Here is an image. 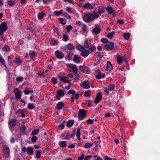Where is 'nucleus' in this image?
Listing matches in <instances>:
<instances>
[{
  "instance_id": "nucleus-39",
  "label": "nucleus",
  "mask_w": 160,
  "mask_h": 160,
  "mask_svg": "<svg viewBox=\"0 0 160 160\" xmlns=\"http://www.w3.org/2000/svg\"><path fill=\"white\" fill-rule=\"evenodd\" d=\"M96 47L95 46H91L89 48H88V51H90V53H91L92 52L94 51V50H96Z\"/></svg>"
},
{
  "instance_id": "nucleus-50",
  "label": "nucleus",
  "mask_w": 160,
  "mask_h": 160,
  "mask_svg": "<svg viewBox=\"0 0 160 160\" xmlns=\"http://www.w3.org/2000/svg\"><path fill=\"white\" fill-rule=\"evenodd\" d=\"M91 91L90 90L85 91L84 93V96L89 97L90 96Z\"/></svg>"
},
{
  "instance_id": "nucleus-64",
  "label": "nucleus",
  "mask_w": 160,
  "mask_h": 160,
  "mask_svg": "<svg viewBox=\"0 0 160 160\" xmlns=\"http://www.w3.org/2000/svg\"><path fill=\"white\" fill-rule=\"evenodd\" d=\"M3 49L4 51H8L9 49V46L8 45L5 46L3 48Z\"/></svg>"
},
{
  "instance_id": "nucleus-2",
  "label": "nucleus",
  "mask_w": 160,
  "mask_h": 160,
  "mask_svg": "<svg viewBox=\"0 0 160 160\" xmlns=\"http://www.w3.org/2000/svg\"><path fill=\"white\" fill-rule=\"evenodd\" d=\"M8 29L7 23L2 22L0 24V34L1 36L3 35V33L6 32Z\"/></svg>"
},
{
  "instance_id": "nucleus-17",
  "label": "nucleus",
  "mask_w": 160,
  "mask_h": 160,
  "mask_svg": "<svg viewBox=\"0 0 160 160\" xmlns=\"http://www.w3.org/2000/svg\"><path fill=\"white\" fill-rule=\"evenodd\" d=\"M15 92L18 91L17 92H15V98L17 99H20L21 97V95L20 93V91L18 90V88L14 89Z\"/></svg>"
},
{
  "instance_id": "nucleus-13",
  "label": "nucleus",
  "mask_w": 160,
  "mask_h": 160,
  "mask_svg": "<svg viewBox=\"0 0 160 160\" xmlns=\"http://www.w3.org/2000/svg\"><path fill=\"white\" fill-rule=\"evenodd\" d=\"M79 69L80 71L86 73H88L89 70L88 67L85 66H80Z\"/></svg>"
},
{
  "instance_id": "nucleus-20",
  "label": "nucleus",
  "mask_w": 160,
  "mask_h": 160,
  "mask_svg": "<svg viewBox=\"0 0 160 160\" xmlns=\"http://www.w3.org/2000/svg\"><path fill=\"white\" fill-rule=\"evenodd\" d=\"M65 104L62 102H59L57 104V108L58 110L62 109L64 107Z\"/></svg>"
},
{
  "instance_id": "nucleus-1",
  "label": "nucleus",
  "mask_w": 160,
  "mask_h": 160,
  "mask_svg": "<svg viewBox=\"0 0 160 160\" xmlns=\"http://www.w3.org/2000/svg\"><path fill=\"white\" fill-rule=\"evenodd\" d=\"M83 20L85 22H88L94 20V18L92 13H88L84 16Z\"/></svg>"
},
{
  "instance_id": "nucleus-29",
  "label": "nucleus",
  "mask_w": 160,
  "mask_h": 160,
  "mask_svg": "<svg viewBox=\"0 0 160 160\" xmlns=\"http://www.w3.org/2000/svg\"><path fill=\"white\" fill-rule=\"evenodd\" d=\"M72 68L71 71L73 72L75 74L77 73L78 70L77 66L74 65L73 66H72Z\"/></svg>"
},
{
  "instance_id": "nucleus-32",
  "label": "nucleus",
  "mask_w": 160,
  "mask_h": 160,
  "mask_svg": "<svg viewBox=\"0 0 160 160\" xmlns=\"http://www.w3.org/2000/svg\"><path fill=\"white\" fill-rule=\"evenodd\" d=\"M81 129V128H78V129H77V131L76 136L77 138L79 140H80V130Z\"/></svg>"
},
{
  "instance_id": "nucleus-12",
  "label": "nucleus",
  "mask_w": 160,
  "mask_h": 160,
  "mask_svg": "<svg viewBox=\"0 0 160 160\" xmlns=\"http://www.w3.org/2000/svg\"><path fill=\"white\" fill-rule=\"evenodd\" d=\"M80 86L85 89H88L90 88L89 82L87 81H85L81 83Z\"/></svg>"
},
{
  "instance_id": "nucleus-37",
  "label": "nucleus",
  "mask_w": 160,
  "mask_h": 160,
  "mask_svg": "<svg viewBox=\"0 0 160 160\" xmlns=\"http://www.w3.org/2000/svg\"><path fill=\"white\" fill-rule=\"evenodd\" d=\"M69 39V38L67 34L63 35L62 39L64 41L67 42Z\"/></svg>"
},
{
  "instance_id": "nucleus-21",
  "label": "nucleus",
  "mask_w": 160,
  "mask_h": 160,
  "mask_svg": "<svg viewBox=\"0 0 160 160\" xmlns=\"http://www.w3.org/2000/svg\"><path fill=\"white\" fill-rule=\"evenodd\" d=\"M82 52L81 54V55L84 57H87L90 53V51L88 50H86L85 49L84 51H82Z\"/></svg>"
},
{
  "instance_id": "nucleus-5",
  "label": "nucleus",
  "mask_w": 160,
  "mask_h": 160,
  "mask_svg": "<svg viewBox=\"0 0 160 160\" xmlns=\"http://www.w3.org/2000/svg\"><path fill=\"white\" fill-rule=\"evenodd\" d=\"M86 111L83 109H80L79 110L78 117L80 120H82L84 117L86 116Z\"/></svg>"
},
{
  "instance_id": "nucleus-43",
  "label": "nucleus",
  "mask_w": 160,
  "mask_h": 160,
  "mask_svg": "<svg viewBox=\"0 0 160 160\" xmlns=\"http://www.w3.org/2000/svg\"><path fill=\"white\" fill-rule=\"evenodd\" d=\"M20 131L22 133H24L25 132L26 128L24 125H22L20 128Z\"/></svg>"
},
{
  "instance_id": "nucleus-14",
  "label": "nucleus",
  "mask_w": 160,
  "mask_h": 160,
  "mask_svg": "<svg viewBox=\"0 0 160 160\" xmlns=\"http://www.w3.org/2000/svg\"><path fill=\"white\" fill-rule=\"evenodd\" d=\"M16 120L15 119H12L9 123V128H11L14 127L16 124Z\"/></svg>"
},
{
  "instance_id": "nucleus-48",
  "label": "nucleus",
  "mask_w": 160,
  "mask_h": 160,
  "mask_svg": "<svg viewBox=\"0 0 160 160\" xmlns=\"http://www.w3.org/2000/svg\"><path fill=\"white\" fill-rule=\"evenodd\" d=\"M28 108L30 110H32L35 108V106L32 104L29 103L28 105Z\"/></svg>"
},
{
  "instance_id": "nucleus-44",
  "label": "nucleus",
  "mask_w": 160,
  "mask_h": 160,
  "mask_svg": "<svg viewBox=\"0 0 160 160\" xmlns=\"http://www.w3.org/2000/svg\"><path fill=\"white\" fill-rule=\"evenodd\" d=\"M115 33V32L114 31L111 32L110 33L107 34V37L111 39L113 37V35Z\"/></svg>"
},
{
  "instance_id": "nucleus-57",
  "label": "nucleus",
  "mask_w": 160,
  "mask_h": 160,
  "mask_svg": "<svg viewBox=\"0 0 160 160\" xmlns=\"http://www.w3.org/2000/svg\"><path fill=\"white\" fill-rule=\"evenodd\" d=\"M94 120H92L90 119H88L86 121L87 123L90 124H92L94 122Z\"/></svg>"
},
{
  "instance_id": "nucleus-58",
  "label": "nucleus",
  "mask_w": 160,
  "mask_h": 160,
  "mask_svg": "<svg viewBox=\"0 0 160 160\" xmlns=\"http://www.w3.org/2000/svg\"><path fill=\"white\" fill-rule=\"evenodd\" d=\"M83 46L85 48H88L89 44H88V42L87 40L84 42V43L83 44Z\"/></svg>"
},
{
  "instance_id": "nucleus-61",
  "label": "nucleus",
  "mask_w": 160,
  "mask_h": 160,
  "mask_svg": "<svg viewBox=\"0 0 160 160\" xmlns=\"http://www.w3.org/2000/svg\"><path fill=\"white\" fill-rule=\"evenodd\" d=\"M104 12V10L102 8H100L98 9V13L100 14L101 15Z\"/></svg>"
},
{
  "instance_id": "nucleus-8",
  "label": "nucleus",
  "mask_w": 160,
  "mask_h": 160,
  "mask_svg": "<svg viewBox=\"0 0 160 160\" xmlns=\"http://www.w3.org/2000/svg\"><path fill=\"white\" fill-rule=\"evenodd\" d=\"M106 10L109 14L112 15L113 17L115 16L116 12L111 7H108L106 9Z\"/></svg>"
},
{
  "instance_id": "nucleus-27",
  "label": "nucleus",
  "mask_w": 160,
  "mask_h": 160,
  "mask_svg": "<svg viewBox=\"0 0 160 160\" xmlns=\"http://www.w3.org/2000/svg\"><path fill=\"white\" fill-rule=\"evenodd\" d=\"M13 62L15 64H19L22 63V61L19 58H17L13 60Z\"/></svg>"
},
{
  "instance_id": "nucleus-7",
  "label": "nucleus",
  "mask_w": 160,
  "mask_h": 160,
  "mask_svg": "<svg viewBox=\"0 0 160 160\" xmlns=\"http://www.w3.org/2000/svg\"><path fill=\"white\" fill-rule=\"evenodd\" d=\"M115 88V86L114 84H111L108 85L107 88H105L104 91L107 94H109V92L113 90Z\"/></svg>"
},
{
  "instance_id": "nucleus-4",
  "label": "nucleus",
  "mask_w": 160,
  "mask_h": 160,
  "mask_svg": "<svg viewBox=\"0 0 160 160\" xmlns=\"http://www.w3.org/2000/svg\"><path fill=\"white\" fill-rule=\"evenodd\" d=\"M114 47V43L111 42H109L104 45V48L108 51L112 50Z\"/></svg>"
},
{
  "instance_id": "nucleus-24",
  "label": "nucleus",
  "mask_w": 160,
  "mask_h": 160,
  "mask_svg": "<svg viewBox=\"0 0 160 160\" xmlns=\"http://www.w3.org/2000/svg\"><path fill=\"white\" fill-rule=\"evenodd\" d=\"M64 94L63 92L61 89L58 90L57 92V95L56 97H58L59 96H64Z\"/></svg>"
},
{
  "instance_id": "nucleus-25",
  "label": "nucleus",
  "mask_w": 160,
  "mask_h": 160,
  "mask_svg": "<svg viewBox=\"0 0 160 160\" xmlns=\"http://www.w3.org/2000/svg\"><path fill=\"white\" fill-rule=\"evenodd\" d=\"M27 152L29 155H32L33 154V149L31 147H29L27 148Z\"/></svg>"
},
{
  "instance_id": "nucleus-16",
  "label": "nucleus",
  "mask_w": 160,
  "mask_h": 160,
  "mask_svg": "<svg viewBox=\"0 0 160 160\" xmlns=\"http://www.w3.org/2000/svg\"><path fill=\"white\" fill-rule=\"evenodd\" d=\"M94 6L95 5H92L89 2L87 3L83 6L84 8H87L88 9H92Z\"/></svg>"
},
{
  "instance_id": "nucleus-47",
  "label": "nucleus",
  "mask_w": 160,
  "mask_h": 160,
  "mask_svg": "<svg viewBox=\"0 0 160 160\" xmlns=\"http://www.w3.org/2000/svg\"><path fill=\"white\" fill-rule=\"evenodd\" d=\"M93 144L92 143H87L84 145V147L86 148H89L92 146Z\"/></svg>"
},
{
  "instance_id": "nucleus-56",
  "label": "nucleus",
  "mask_w": 160,
  "mask_h": 160,
  "mask_svg": "<svg viewBox=\"0 0 160 160\" xmlns=\"http://www.w3.org/2000/svg\"><path fill=\"white\" fill-rule=\"evenodd\" d=\"M92 15L94 17V19H95V18H98L99 16H100V15H98L97 12H93V14H92Z\"/></svg>"
},
{
  "instance_id": "nucleus-55",
  "label": "nucleus",
  "mask_w": 160,
  "mask_h": 160,
  "mask_svg": "<svg viewBox=\"0 0 160 160\" xmlns=\"http://www.w3.org/2000/svg\"><path fill=\"white\" fill-rule=\"evenodd\" d=\"M51 81L54 84H56L57 83V79L56 78L53 77L51 79Z\"/></svg>"
},
{
  "instance_id": "nucleus-42",
  "label": "nucleus",
  "mask_w": 160,
  "mask_h": 160,
  "mask_svg": "<svg viewBox=\"0 0 160 160\" xmlns=\"http://www.w3.org/2000/svg\"><path fill=\"white\" fill-rule=\"evenodd\" d=\"M59 145L62 148L65 147L66 145V143L65 141H62L59 142Z\"/></svg>"
},
{
  "instance_id": "nucleus-31",
  "label": "nucleus",
  "mask_w": 160,
  "mask_h": 160,
  "mask_svg": "<svg viewBox=\"0 0 160 160\" xmlns=\"http://www.w3.org/2000/svg\"><path fill=\"white\" fill-rule=\"evenodd\" d=\"M39 129L37 128L33 130L31 132V134L32 136L38 134L39 132Z\"/></svg>"
},
{
  "instance_id": "nucleus-53",
  "label": "nucleus",
  "mask_w": 160,
  "mask_h": 160,
  "mask_svg": "<svg viewBox=\"0 0 160 160\" xmlns=\"http://www.w3.org/2000/svg\"><path fill=\"white\" fill-rule=\"evenodd\" d=\"M101 42L104 43H107L109 41L108 40V39L106 38H102L101 40Z\"/></svg>"
},
{
  "instance_id": "nucleus-22",
  "label": "nucleus",
  "mask_w": 160,
  "mask_h": 160,
  "mask_svg": "<svg viewBox=\"0 0 160 160\" xmlns=\"http://www.w3.org/2000/svg\"><path fill=\"white\" fill-rule=\"evenodd\" d=\"M112 69V66L111 62L108 61L107 63V67L105 70L108 71H110Z\"/></svg>"
},
{
  "instance_id": "nucleus-46",
  "label": "nucleus",
  "mask_w": 160,
  "mask_h": 160,
  "mask_svg": "<svg viewBox=\"0 0 160 160\" xmlns=\"http://www.w3.org/2000/svg\"><path fill=\"white\" fill-rule=\"evenodd\" d=\"M60 23L62 24H66V20L65 19H63L62 18H60L59 19Z\"/></svg>"
},
{
  "instance_id": "nucleus-62",
  "label": "nucleus",
  "mask_w": 160,
  "mask_h": 160,
  "mask_svg": "<svg viewBox=\"0 0 160 160\" xmlns=\"http://www.w3.org/2000/svg\"><path fill=\"white\" fill-rule=\"evenodd\" d=\"M64 127L63 123L62 122L59 125V128L60 130L63 129Z\"/></svg>"
},
{
  "instance_id": "nucleus-35",
  "label": "nucleus",
  "mask_w": 160,
  "mask_h": 160,
  "mask_svg": "<svg viewBox=\"0 0 160 160\" xmlns=\"http://www.w3.org/2000/svg\"><path fill=\"white\" fill-rule=\"evenodd\" d=\"M63 10L61 9L60 11H55L54 12V13L56 16H59L63 13Z\"/></svg>"
},
{
  "instance_id": "nucleus-51",
  "label": "nucleus",
  "mask_w": 160,
  "mask_h": 160,
  "mask_svg": "<svg viewBox=\"0 0 160 160\" xmlns=\"http://www.w3.org/2000/svg\"><path fill=\"white\" fill-rule=\"evenodd\" d=\"M54 32L55 33H56L58 36H60L61 34H60V32H59L57 28L54 27Z\"/></svg>"
},
{
  "instance_id": "nucleus-3",
  "label": "nucleus",
  "mask_w": 160,
  "mask_h": 160,
  "mask_svg": "<svg viewBox=\"0 0 160 160\" xmlns=\"http://www.w3.org/2000/svg\"><path fill=\"white\" fill-rule=\"evenodd\" d=\"M2 150L4 152V155L6 158H8L10 155V149L7 145H4L2 147Z\"/></svg>"
},
{
  "instance_id": "nucleus-36",
  "label": "nucleus",
  "mask_w": 160,
  "mask_h": 160,
  "mask_svg": "<svg viewBox=\"0 0 160 160\" xmlns=\"http://www.w3.org/2000/svg\"><path fill=\"white\" fill-rule=\"evenodd\" d=\"M123 60V58L120 56L118 55L117 57V61L118 64H120L122 62Z\"/></svg>"
},
{
  "instance_id": "nucleus-26",
  "label": "nucleus",
  "mask_w": 160,
  "mask_h": 160,
  "mask_svg": "<svg viewBox=\"0 0 160 160\" xmlns=\"http://www.w3.org/2000/svg\"><path fill=\"white\" fill-rule=\"evenodd\" d=\"M16 113L20 114L22 118L25 117V113L24 112V110H19Z\"/></svg>"
},
{
  "instance_id": "nucleus-54",
  "label": "nucleus",
  "mask_w": 160,
  "mask_h": 160,
  "mask_svg": "<svg viewBox=\"0 0 160 160\" xmlns=\"http://www.w3.org/2000/svg\"><path fill=\"white\" fill-rule=\"evenodd\" d=\"M37 139L38 138L36 136H33L31 138V142L33 143L35 142Z\"/></svg>"
},
{
  "instance_id": "nucleus-59",
  "label": "nucleus",
  "mask_w": 160,
  "mask_h": 160,
  "mask_svg": "<svg viewBox=\"0 0 160 160\" xmlns=\"http://www.w3.org/2000/svg\"><path fill=\"white\" fill-rule=\"evenodd\" d=\"M63 15L67 19H70L71 18V17L66 12L64 13Z\"/></svg>"
},
{
  "instance_id": "nucleus-40",
  "label": "nucleus",
  "mask_w": 160,
  "mask_h": 160,
  "mask_svg": "<svg viewBox=\"0 0 160 160\" xmlns=\"http://www.w3.org/2000/svg\"><path fill=\"white\" fill-rule=\"evenodd\" d=\"M41 152L39 150H37L36 151V157L38 158H40L41 155Z\"/></svg>"
},
{
  "instance_id": "nucleus-11",
  "label": "nucleus",
  "mask_w": 160,
  "mask_h": 160,
  "mask_svg": "<svg viewBox=\"0 0 160 160\" xmlns=\"http://www.w3.org/2000/svg\"><path fill=\"white\" fill-rule=\"evenodd\" d=\"M102 98V94L101 92L98 93L95 99V103L96 104L98 103L101 100Z\"/></svg>"
},
{
  "instance_id": "nucleus-15",
  "label": "nucleus",
  "mask_w": 160,
  "mask_h": 160,
  "mask_svg": "<svg viewBox=\"0 0 160 160\" xmlns=\"http://www.w3.org/2000/svg\"><path fill=\"white\" fill-rule=\"evenodd\" d=\"M101 29L98 25H96L95 27L92 29L93 32L94 34L97 35L100 32Z\"/></svg>"
},
{
  "instance_id": "nucleus-33",
  "label": "nucleus",
  "mask_w": 160,
  "mask_h": 160,
  "mask_svg": "<svg viewBox=\"0 0 160 160\" xmlns=\"http://www.w3.org/2000/svg\"><path fill=\"white\" fill-rule=\"evenodd\" d=\"M29 56L31 59H34L36 56V52L33 51L32 52H30L29 53Z\"/></svg>"
},
{
  "instance_id": "nucleus-34",
  "label": "nucleus",
  "mask_w": 160,
  "mask_h": 160,
  "mask_svg": "<svg viewBox=\"0 0 160 160\" xmlns=\"http://www.w3.org/2000/svg\"><path fill=\"white\" fill-rule=\"evenodd\" d=\"M33 90H28V88H26L24 91V93L26 94H29L30 93H33Z\"/></svg>"
},
{
  "instance_id": "nucleus-49",
  "label": "nucleus",
  "mask_w": 160,
  "mask_h": 160,
  "mask_svg": "<svg viewBox=\"0 0 160 160\" xmlns=\"http://www.w3.org/2000/svg\"><path fill=\"white\" fill-rule=\"evenodd\" d=\"M72 27L71 25H68L66 28V30L67 32H70V30H72Z\"/></svg>"
},
{
  "instance_id": "nucleus-45",
  "label": "nucleus",
  "mask_w": 160,
  "mask_h": 160,
  "mask_svg": "<svg viewBox=\"0 0 160 160\" xmlns=\"http://www.w3.org/2000/svg\"><path fill=\"white\" fill-rule=\"evenodd\" d=\"M45 14L43 12H41V13H39L38 14V18L39 19H42L43 17L44 16Z\"/></svg>"
},
{
  "instance_id": "nucleus-52",
  "label": "nucleus",
  "mask_w": 160,
  "mask_h": 160,
  "mask_svg": "<svg viewBox=\"0 0 160 160\" xmlns=\"http://www.w3.org/2000/svg\"><path fill=\"white\" fill-rule=\"evenodd\" d=\"M104 54V52H97V55L96 56H98L100 58H102V57L103 56V54Z\"/></svg>"
},
{
  "instance_id": "nucleus-41",
  "label": "nucleus",
  "mask_w": 160,
  "mask_h": 160,
  "mask_svg": "<svg viewBox=\"0 0 160 160\" xmlns=\"http://www.w3.org/2000/svg\"><path fill=\"white\" fill-rule=\"evenodd\" d=\"M123 36L125 39L128 40L130 37V35L129 33H125L123 34Z\"/></svg>"
},
{
  "instance_id": "nucleus-28",
  "label": "nucleus",
  "mask_w": 160,
  "mask_h": 160,
  "mask_svg": "<svg viewBox=\"0 0 160 160\" xmlns=\"http://www.w3.org/2000/svg\"><path fill=\"white\" fill-rule=\"evenodd\" d=\"M74 122V120H69L67 122V126L68 127H71L73 125Z\"/></svg>"
},
{
  "instance_id": "nucleus-23",
  "label": "nucleus",
  "mask_w": 160,
  "mask_h": 160,
  "mask_svg": "<svg viewBox=\"0 0 160 160\" xmlns=\"http://www.w3.org/2000/svg\"><path fill=\"white\" fill-rule=\"evenodd\" d=\"M59 78H60V80L64 82H67L68 83H70V81L67 79V78L65 77L59 76Z\"/></svg>"
},
{
  "instance_id": "nucleus-6",
  "label": "nucleus",
  "mask_w": 160,
  "mask_h": 160,
  "mask_svg": "<svg viewBox=\"0 0 160 160\" xmlns=\"http://www.w3.org/2000/svg\"><path fill=\"white\" fill-rule=\"evenodd\" d=\"M75 47L70 43H69L66 46L63 48L64 51L72 50L75 49Z\"/></svg>"
},
{
  "instance_id": "nucleus-19",
  "label": "nucleus",
  "mask_w": 160,
  "mask_h": 160,
  "mask_svg": "<svg viewBox=\"0 0 160 160\" xmlns=\"http://www.w3.org/2000/svg\"><path fill=\"white\" fill-rule=\"evenodd\" d=\"M68 94H72V96L71 97V101L72 102H73L74 100V96L75 95V91L74 90H69L68 92Z\"/></svg>"
},
{
  "instance_id": "nucleus-30",
  "label": "nucleus",
  "mask_w": 160,
  "mask_h": 160,
  "mask_svg": "<svg viewBox=\"0 0 160 160\" xmlns=\"http://www.w3.org/2000/svg\"><path fill=\"white\" fill-rule=\"evenodd\" d=\"M73 55L74 54L72 52H69L68 54V60H71Z\"/></svg>"
},
{
  "instance_id": "nucleus-9",
  "label": "nucleus",
  "mask_w": 160,
  "mask_h": 160,
  "mask_svg": "<svg viewBox=\"0 0 160 160\" xmlns=\"http://www.w3.org/2000/svg\"><path fill=\"white\" fill-rule=\"evenodd\" d=\"M105 74L99 70H97L96 75V78L97 79H100L105 76Z\"/></svg>"
},
{
  "instance_id": "nucleus-60",
  "label": "nucleus",
  "mask_w": 160,
  "mask_h": 160,
  "mask_svg": "<svg viewBox=\"0 0 160 160\" xmlns=\"http://www.w3.org/2000/svg\"><path fill=\"white\" fill-rule=\"evenodd\" d=\"M72 8L70 7H67L66 8V10L67 12H68L69 13H72Z\"/></svg>"
},
{
  "instance_id": "nucleus-38",
  "label": "nucleus",
  "mask_w": 160,
  "mask_h": 160,
  "mask_svg": "<svg viewBox=\"0 0 160 160\" xmlns=\"http://www.w3.org/2000/svg\"><path fill=\"white\" fill-rule=\"evenodd\" d=\"M77 49L79 50L80 51H84V50H85V48L83 47L82 46L80 45H79L77 46L76 47Z\"/></svg>"
},
{
  "instance_id": "nucleus-10",
  "label": "nucleus",
  "mask_w": 160,
  "mask_h": 160,
  "mask_svg": "<svg viewBox=\"0 0 160 160\" xmlns=\"http://www.w3.org/2000/svg\"><path fill=\"white\" fill-rule=\"evenodd\" d=\"M55 54L56 57L59 59H62L64 56V54L58 50L56 51Z\"/></svg>"
},
{
  "instance_id": "nucleus-63",
  "label": "nucleus",
  "mask_w": 160,
  "mask_h": 160,
  "mask_svg": "<svg viewBox=\"0 0 160 160\" xmlns=\"http://www.w3.org/2000/svg\"><path fill=\"white\" fill-rule=\"evenodd\" d=\"M14 3L13 1H9L8 2V4L10 6L12 7L14 5Z\"/></svg>"
},
{
  "instance_id": "nucleus-18",
  "label": "nucleus",
  "mask_w": 160,
  "mask_h": 160,
  "mask_svg": "<svg viewBox=\"0 0 160 160\" xmlns=\"http://www.w3.org/2000/svg\"><path fill=\"white\" fill-rule=\"evenodd\" d=\"M81 58L79 56L75 55L73 58V61L74 62L78 63L80 62Z\"/></svg>"
}]
</instances>
